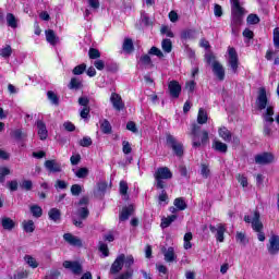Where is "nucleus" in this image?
Segmentation results:
<instances>
[{
	"mask_svg": "<svg viewBox=\"0 0 279 279\" xmlns=\"http://www.w3.org/2000/svg\"><path fill=\"white\" fill-rule=\"evenodd\" d=\"M162 50L166 53H171V49H173V46L171 44V39H163L161 43Z\"/></svg>",
	"mask_w": 279,
	"mask_h": 279,
	"instance_id": "58836bf2",
	"label": "nucleus"
},
{
	"mask_svg": "<svg viewBox=\"0 0 279 279\" xmlns=\"http://www.w3.org/2000/svg\"><path fill=\"white\" fill-rule=\"evenodd\" d=\"M24 260L28 264V267H32V269H36L38 267V262L32 255L24 256Z\"/></svg>",
	"mask_w": 279,
	"mask_h": 279,
	"instance_id": "c9c22d12",
	"label": "nucleus"
},
{
	"mask_svg": "<svg viewBox=\"0 0 279 279\" xmlns=\"http://www.w3.org/2000/svg\"><path fill=\"white\" fill-rule=\"evenodd\" d=\"M63 239L69 245L73 247H82V240L71 233H64Z\"/></svg>",
	"mask_w": 279,
	"mask_h": 279,
	"instance_id": "a211bd4d",
	"label": "nucleus"
},
{
	"mask_svg": "<svg viewBox=\"0 0 279 279\" xmlns=\"http://www.w3.org/2000/svg\"><path fill=\"white\" fill-rule=\"evenodd\" d=\"M228 66H230L233 73L239 71V53H236L234 47L228 48Z\"/></svg>",
	"mask_w": 279,
	"mask_h": 279,
	"instance_id": "0eeeda50",
	"label": "nucleus"
},
{
	"mask_svg": "<svg viewBox=\"0 0 279 279\" xmlns=\"http://www.w3.org/2000/svg\"><path fill=\"white\" fill-rule=\"evenodd\" d=\"M125 263V254L119 255L110 268V274H119L121 269H123V265Z\"/></svg>",
	"mask_w": 279,
	"mask_h": 279,
	"instance_id": "ddd939ff",
	"label": "nucleus"
},
{
	"mask_svg": "<svg viewBox=\"0 0 279 279\" xmlns=\"http://www.w3.org/2000/svg\"><path fill=\"white\" fill-rule=\"evenodd\" d=\"M235 241L238 243H241V245H247V238L245 236V233H243V232L236 233Z\"/></svg>",
	"mask_w": 279,
	"mask_h": 279,
	"instance_id": "c03bdc74",
	"label": "nucleus"
},
{
	"mask_svg": "<svg viewBox=\"0 0 279 279\" xmlns=\"http://www.w3.org/2000/svg\"><path fill=\"white\" fill-rule=\"evenodd\" d=\"M63 267L64 269H70L74 276H80L83 271L82 264L80 262H71V260H65L63 262Z\"/></svg>",
	"mask_w": 279,
	"mask_h": 279,
	"instance_id": "1a4fd4ad",
	"label": "nucleus"
},
{
	"mask_svg": "<svg viewBox=\"0 0 279 279\" xmlns=\"http://www.w3.org/2000/svg\"><path fill=\"white\" fill-rule=\"evenodd\" d=\"M168 90L170 93V97H173V99H178V97H180V94L182 93V86L178 81H170L168 84Z\"/></svg>",
	"mask_w": 279,
	"mask_h": 279,
	"instance_id": "9b49d317",
	"label": "nucleus"
},
{
	"mask_svg": "<svg viewBox=\"0 0 279 279\" xmlns=\"http://www.w3.org/2000/svg\"><path fill=\"white\" fill-rule=\"evenodd\" d=\"M154 178L156 189H167V180L173 178V172L168 167H160L155 171Z\"/></svg>",
	"mask_w": 279,
	"mask_h": 279,
	"instance_id": "20e7f679",
	"label": "nucleus"
},
{
	"mask_svg": "<svg viewBox=\"0 0 279 279\" xmlns=\"http://www.w3.org/2000/svg\"><path fill=\"white\" fill-rule=\"evenodd\" d=\"M246 22L248 25H258V23H260V17H258L256 14H250Z\"/></svg>",
	"mask_w": 279,
	"mask_h": 279,
	"instance_id": "79ce46f5",
	"label": "nucleus"
},
{
	"mask_svg": "<svg viewBox=\"0 0 279 279\" xmlns=\"http://www.w3.org/2000/svg\"><path fill=\"white\" fill-rule=\"evenodd\" d=\"M84 71H86V63L76 65L73 69L72 73H73V75H82L84 73Z\"/></svg>",
	"mask_w": 279,
	"mask_h": 279,
	"instance_id": "a18cd8bd",
	"label": "nucleus"
},
{
	"mask_svg": "<svg viewBox=\"0 0 279 279\" xmlns=\"http://www.w3.org/2000/svg\"><path fill=\"white\" fill-rule=\"evenodd\" d=\"M218 134H219L220 138H222V141H225V143H232V132L230 130H228V128H226V126L219 128Z\"/></svg>",
	"mask_w": 279,
	"mask_h": 279,
	"instance_id": "412c9836",
	"label": "nucleus"
},
{
	"mask_svg": "<svg viewBox=\"0 0 279 279\" xmlns=\"http://www.w3.org/2000/svg\"><path fill=\"white\" fill-rule=\"evenodd\" d=\"M78 104L83 106V108H88V104H90V100L88 99V97L83 96L78 98Z\"/></svg>",
	"mask_w": 279,
	"mask_h": 279,
	"instance_id": "338daca9",
	"label": "nucleus"
},
{
	"mask_svg": "<svg viewBox=\"0 0 279 279\" xmlns=\"http://www.w3.org/2000/svg\"><path fill=\"white\" fill-rule=\"evenodd\" d=\"M99 251L101 252V254H104V256H109V250H108V244L104 243V242H99Z\"/></svg>",
	"mask_w": 279,
	"mask_h": 279,
	"instance_id": "864d4df0",
	"label": "nucleus"
},
{
	"mask_svg": "<svg viewBox=\"0 0 279 279\" xmlns=\"http://www.w3.org/2000/svg\"><path fill=\"white\" fill-rule=\"evenodd\" d=\"M47 96L51 104H53V106H58V104H60V98L58 97V95H56V93L50 90L47 93Z\"/></svg>",
	"mask_w": 279,
	"mask_h": 279,
	"instance_id": "a19ab883",
	"label": "nucleus"
},
{
	"mask_svg": "<svg viewBox=\"0 0 279 279\" xmlns=\"http://www.w3.org/2000/svg\"><path fill=\"white\" fill-rule=\"evenodd\" d=\"M178 219V216L175 215H171L168 216L167 218L161 219V228H169L171 226V223H173V221H175Z\"/></svg>",
	"mask_w": 279,
	"mask_h": 279,
	"instance_id": "2f4dec72",
	"label": "nucleus"
},
{
	"mask_svg": "<svg viewBox=\"0 0 279 279\" xmlns=\"http://www.w3.org/2000/svg\"><path fill=\"white\" fill-rule=\"evenodd\" d=\"M202 130L201 125L196 123L192 124L191 132L189 133L192 138V147H204L208 145L210 138L208 137V131H202L199 137V131Z\"/></svg>",
	"mask_w": 279,
	"mask_h": 279,
	"instance_id": "f03ea898",
	"label": "nucleus"
},
{
	"mask_svg": "<svg viewBox=\"0 0 279 279\" xmlns=\"http://www.w3.org/2000/svg\"><path fill=\"white\" fill-rule=\"evenodd\" d=\"M76 215L78 219L86 220L88 219V215H90V211L88 210V207H80L76 211Z\"/></svg>",
	"mask_w": 279,
	"mask_h": 279,
	"instance_id": "7c9ffc66",
	"label": "nucleus"
},
{
	"mask_svg": "<svg viewBox=\"0 0 279 279\" xmlns=\"http://www.w3.org/2000/svg\"><path fill=\"white\" fill-rule=\"evenodd\" d=\"M132 213H134V207L132 205L123 207L122 211L120 213V221H128Z\"/></svg>",
	"mask_w": 279,
	"mask_h": 279,
	"instance_id": "b1692460",
	"label": "nucleus"
},
{
	"mask_svg": "<svg viewBox=\"0 0 279 279\" xmlns=\"http://www.w3.org/2000/svg\"><path fill=\"white\" fill-rule=\"evenodd\" d=\"M33 186H34V183H32L31 180H24L22 182V189H24L25 191H32Z\"/></svg>",
	"mask_w": 279,
	"mask_h": 279,
	"instance_id": "680f3d73",
	"label": "nucleus"
},
{
	"mask_svg": "<svg viewBox=\"0 0 279 279\" xmlns=\"http://www.w3.org/2000/svg\"><path fill=\"white\" fill-rule=\"evenodd\" d=\"M149 53L151 56H157V58H162L165 54L162 53V51L160 49H158L157 47H151L149 50Z\"/></svg>",
	"mask_w": 279,
	"mask_h": 279,
	"instance_id": "4d7b16f0",
	"label": "nucleus"
},
{
	"mask_svg": "<svg viewBox=\"0 0 279 279\" xmlns=\"http://www.w3.org/2000/svg\"><path fill=\"white\" fill-rule=\"evenodd\" d=\"M11 136H13V138H16V141H21V138H23V131H21V129H16L12 131Z\"/></svg>",
	"mask_w": 279,
	"mask_h": 279,
	"instance_id": "0e129e2a",
	"label": "nucleus"
},
{
	"mask_svg": "<svg viewBox=\"0 0 279 279\" xmlns=\"http://www.w3.org/2000/svg\"><path fill=\"white\" fill-rule=\"evenodd\" d=\"M214 14L217 17L223 16V9L221 8V5L215 4V7H214Z\"/></svg>",
	"mask_w": 279,
	"mask_h": 279,
	"instance_id": "bf43d9fd",
	"label": "nucleus"
},
{
	"mask_svg": "<svg viewBox=\"0 0 279 279\" xmlns=\"http://www.w3.org/2000/svg\"><path fill=\"white\" fill-rule=\"evenodd\" d=\"M97 187H98V192L104 195V193L108 191V183L106 181H101L97 184Z\"/></svg>",
	"mask_w": 279,
	"mask_h": 279,
	"instance_id": "3c124183",
	"label": "nucleus"
},
{
	"mask_svg": "<svg viewBox=\"0 0 279 279\" xmlns=\"http://www.w3.org/2000/svg\"><path fill=\"white\" fill-rule=\"evenodd\" d=\"M166 143L168 147L172 148V151L175 156H178L179 158H182V156H184V146L182 145V143L178 142V140L173 135L168 134L166 136Z\"/></svg>",
	"mask_w": 279,
	"mask_h": 279,
	"instance_id": "39448f33",
	"label": "nucleus"
},
{
	"mask_svg": "<svg viewBox=\"0 0 279 279\" xmlns=\"http://www.w3.org/2000/svg\"><path fill=\"white\" fill-rule=\"evenodd\" d=\"M201 175H203V178H208L210 175V169L205 163L201 166Z\"/></svg>",
	"mask_w": 279,
	"mask_h": 279,
	"instance_id": "8fccbe9b",
	"label": "nucleus"
},
{
	"mask_svg": "<svg viewBox=\"0 0 279 279\" xmlns=\"http://www.w3.org/2000/svg\"><path fill=\"white\" fill-rule=\"evenodd\" d=\"M244 221L245 223H251L252 229L257 233L258 241H265V232H263L265 227L260 221V213L258 210H255L251 216H244Z\"/></svg>",
	"mask_w": 279,
	"mask_h": 279,
	"instance_id": "7ed1b4c3",
	"label": "nucleus"
},
{
	"mask_svg": "<svg viewBox=\"0 0 279 279\" xmlns=\"http://www.w3.org/2000/svg\"><path fill=\"white\" fill-rule=\"evenodd\" d=\"M161 252L163 254V258L166 260V263H175V260L178 259V255H175V250L173 248V246L170 247H162Z\"/></svg>",
	"mask_w": 279,
	"mask_h": 279,
	"instance_id": "4468645a",
	"label": "nucleus"
},
{
	"mask_svg": "<svg viewBox=\"0 0 279 279\" xmlns=\"http://www.w3.org/2000/svg\"><path fill=\"white\" fill-rule=\"evenodd\" d=\"M128 182H125V181H121L120 182V194L121 195H128Z\"/></svg>",
	"mask_w": 279,
	"mask_h": 279,
	"instance_id": "052dcab7",
	"label": "nucleus"
},
{
	"mask_svg": "<svg viewBox=\"0 0 279 279\" xmlns=\"http://www.w3.org/2000/svg\"><path fill=\"white\" fill-rule=\"evenodd\" d=\"M181 37H182L184 40H189V39L195 38V31H193V29L184 31V32L181 34Z\"/></svg>",
	"mask_w": 279,
	"mask_h": 279,
	"instance_id": "49530a36",
	"label": "nucleus"
},
{
	"mask_svg": "<svg viewBox=\"0 0 279 279\" xmlns=\"http://www.w3.org/2000/svg\"><path fill=\"white\" fill-rule=\"evenodd\" d=\"M37 134L40 141H47V136H49V131H47V125L41 120L37 121Z\"/></svg>",
	"mask_w": 279,
	"mask_h": 279,
	"instance_id": "6ab92c4d",
	"label": "nucleus"
},
{
	"mask_svg": "<svg viewBox=\"0 0 279 279\" xmlns=\"http://www.w3.org/2000/svg\"><path fill=\"white\" fill-rule=\"evenodd\" d=\"M22 228L24 232L32 233L36 230V226L34 225V220H24L22 222Z\"/></svg>",
	"mask_w": 279,
	"mask_h": 279,
	"instance_id": "cd10ccee",
	"label": "nucleus"
},
{
	"mask_svg": "<svg viewBox=\"0 0 279 279\" xmlns=\"http://www.w3.org/2000/svg\"><path fill=\"white\" fill-rule=\"evenodd\" d=\"M191 241H193V233L187 232L184 235V250H191L193 247V244H191Z\"/></svg>",
	"mask_w": 279,
	"mask_h": 279,
	"instance_id": "e433bc0d",
	"label": "nucleus"
},
{
	"mask_svg": "<svg viewBox=\"0 0 279 279\" xmlns=\"http://www.w3.org/2000/svg\"><path fill=\"white\" fill-rule=\"evenodd\" d=\"M274 45L277 49H279V28L274 29Z\"/></svg>",
	"mask_w": 279,
	"mask_h": 279,
	"instance_id": "69168bd1",
	"label": "nucleus"
},
{
	"mask_svg": "<svg viewBox=\"0 0 279 279\" xmlns=\"http://www.w3.org/2000/svg\"><path fill=\"white\" fill-rule=\"evenodd\" d=\"M7 25L9 27H12V29H16L19 27V20L16 19V16H14V14H7Z\"/></svg>",
	"mask_w": 279,
	"mask_h": 279,
	"instance_id": "bb28decb",
	"label": "nucleus"
},
{
	"mask_svg": "<svg viewBox=\"0 0 279 279\" xmlns=\"http://www.w3.org/2000/svg\"><path fill=\"white\" fill-rule=\"evenodd\" d=\"M68 88H70V90H80V88H82V81L77 77H72Z\"/></svg>",
	"mask_w": 279,
	"mask_h": 279,
	"instance_id": "c85d7f7f",
	"label": "nucleus"
},
{
	"mask_svg": "<svg viewBox=\"0 0 279 279\" xmlns=\"http://www.w3.org/2000/svg\"><path fill=\"white\" fill-rule=\"evenodd\" d=\"M213 72L214 75H216V77L220 80V82H223V80L226 78V70L223 69V65H221V63L215 61L213 63Z\"/></svg>",
	"mask_w": 279,
	"mask_h": 279,
	"instance_id": "f3484780",
	"label": "nucleus"
},
{
	"mask_svg": "<svg viewBox=\"0 0 279 279\" xmlns=\"http://www.w3.org/2000/svg\"><path fill=\"white\" fill-rule=\"evenodd\" d=\"M124 265L128 269H130V266L134 265V256L129 255L125 257V255H124Z\"/></svg>",
	"mask_w": 279,
	"mask_h": 279,
	"instance_id": "e2e57ef3",
	"label": "nucleus"
},
{
	"mask_svg": "<svg viewBox=\"0 0 279 279\" xmlns=\"http://www.w3.org/2000/svg\"><path fill=\"white\" fill-rule=\"evenodd\" d=\"M256 165H269L274 162V155L271 153H264L255 156Z\"/></svg>",
	"mask_w": 279,
	"mask_h": 279,
	"instance_id": "2eb2a0df",
	"label": "nucleus"
},
{
	"mask_svg": "<svg viewBox=\"0 0 279 279\" xmlns=\"http://www.w3.org/2000/svg\"><path fill=\"white\" fill-rule=\"evenodd\" d=\"M173 205L179 210H186V202L182 197L175 198Z\"/></svg>",
	"mask_w": 279,
	"mask_h": 279,
	"instance_id": "4c0bfd02",
	"label": "nucleus"
},
{
	"mask_svg": "<svg viewBox=\"0 0 279 279\" xmlns=\"http://www.w3.org/2000/svg\"><path fill=\"white\" fill-rule=\"evenodd\" d=\"M87 3L92 10H99L100 3L99 0H87Z\"/></svg>",
	"mask_w": 279,
	"mask_h": 279,
	"instance_id": "774afa93",
	"label": "nucleus"
},
{
	"mask_svg": "<svg viewBox=\"0 0 279 279\" xmlns=\"http://www.w3.org/2000/svg\"><path fill=\"white\" fill-rule=\"evenodd\" d=\"M110 101L114 108V110H123L125 108V104H123V99L121 98V95L117 93H112L110 97Z\"/></svg>",
	"mask_w": 279,
	"mask_h": 279,
	"instance_id": "dca6fc26",
	"label": "nucleus"
},
{
	"mask_svg": "<svg viewBox=\"0 0 279 279\" xmlns=\"http://www.w3.org/2000/svg\"><path fill=\"white\" fill-rule=\"evenodd\" d=\"M100 130H101L102 134H111L112 125L110 124V122L108 120H104L100 123Z\"/></svg>",
	"mask_w": 279,
	"mask_h": 279,
	"instance_id": "473e14b6",
	"label": "nucleus"
},
{
	"mask_svg": "<svg viewBox=\"0 0 279 279\" xmlns=\"http://www.w3.org/2000/svg\"><path fill=\"white\" fill-rule=\"evenodd\" d=\"M256 106L258 110H265L263 118L265 121L264 124V134L265 136H271V123H274V106L269 104L267 99V89L260 87L257 95Z\"/></svg>",
	"mask_w": 279,
	"mask_h": 279,
	"instance_id": "f257e3e1",
	"label": "nucleus"
},
{
	"mask_svg": "<svg viewBox=\"0 0 279 279\" xmlns=\"http://www.w3.org/2000/svg\"><path fill=\"white\" fill-rule=\"evenodd\" d=\"M123 51H125L126 53H132L134 51V43L132 41V39H124Z\"/></svg>",
	"mask_w": 279,
	"mask_h": 279,
	"instance_id": "72a5a7b5",
	"label": "nucleus"
},
{
	"mask_svg": "<svg viewBox=\"0 0 279 279\" xmlns=\"http://www.w3.org/2000/svg\"><path fill=\"white\" fill-rule=\"evenodd\" d=\"M209 230L213 234H216V239L217 241H219V243H223V234H226V226L222 223H218L216 227L210 225L209 226Z\"/></svg>",
	"mask_w": 279,
	"mask_h": 279,
	"instance_id": "6e6552de",
	"label": "nucleus"
},
{
	"mask_svg": "<svg viewBox=\"0 0 279 279\" xmlns=\"http://www.w3.org/2000/svg\"><path fill=\"white\" fill-rule=\"evenodd\" d=\"M71 193H72V195H74V196L80 195V193H82V185H80V184H74V185H72V186H71Z\"/></svg>",
	"mask_w": 279,
	"mask_h": 279,
	"instance_id": "6e6d98bb",
	"label": "nucleus"
},
{
	"mask_svg": "<svg viewBox=\"0 0 279 279\" xmlns=\"http://www.w3.org/2000/svg\"><path fill=\"white\" fill-rule=\"evenodd\" d=\"M1 226L3 230H7L8 232H12V230H14V228L16 227V222H14V220H12V218L10 217H2Z\"/></svg>",
	"mask_w": 279,
	"mask_h": 279,
	"instance_id": "4be33fe9",
	"label": "nucleus"
},
{
	"mask_svg": "<svg viewBox=\"0 0 279 279\" xmlns=\"http://www.w3.org/2000/svg\"><path fill=\"white\" fill-rule=\"evenodd\" d=\"M88 56L90 60H97V58H101V52L95 48H90L88 51Z\"/></svg>",
	"mask_w": 279,
	"mask_h": 279,
	"instance_id": "de8ad7c7",
	"label": "nucleus"
},
{
	"mask_svg": "<svg viewBox=\"0 0 279 279\" xmlns=\"http://www.w3.org/2000/svg\"><path fill=\"white\" fill-rule=\"evenodd\" d=\"M213 147L216 151H219L220 154L228 153V144H226L221 141H214Z\"/></svg>",
	"mask_w": 279,
	"mask_h": 279,
	"instance_id": "393cba45",
	"label": "nucleus"
},
{
	"mask_svg": "<svg viewBox=\"0 0 279 279\" xmlns=\"http://www.w3.org/2000/svg\"><path fill=\"white\" fill-rule=\"evenodd\" d=\"M122 151L125 155L132 154V144H130V142H128V141H123L122 142Z\"/></svg>",
	"mask_w": 279,
	"mask_h": 279,
	"instance_id": "09e8293b",
	"label": "nucleus"
},
{
	"mask_svg": "<svg viewBox=\"0 0 279 279\" xmlns=\"http://www.w3.org/2000/svg\"><path fill=\"white\" fill-rule=\"evenodd\" d=\"M78 145L81 147H90V145H93V138L89 136H84L82 140H80Z\"/></svg>",
	"mask_w": 279,
	"mask_h": 279,
	"instance_id": "37998d69",
	"label": "nucleus"
},
{
	"mask_svg": "<svg viewBox=\"0 0 279 279\" xmlns=\"http://www.w3.org/2000/svg\"><path fill=\"white\" fill-rule=\"evenodd\" d=\"M48 217L51 221H54V223H58L60 221V219H62V214L60 213V209L51 208L48 211Z\"/></svg>",
	"mask_w": 279,
	"mask_h": 279,
	"instance_id": "5701e85b",
	"label": "nucleus"
},
{
	"mask_svg": "<svg viewBox=\"0 0 279 279\" xmlns=\"http://www.w3.org/2000/svg\"><path fill=\"white\" fill-rule=\"evenodd\" d=\"M44 166L46 167L47 171H49L50 173L62 172V163L58 162L56 159L46 160Z\"/></svg>",
	"mask_w": 279,
	"mask_h": 279,
	"instance_id": "9d476101",
	"label": "nucleus"
},
{
	"mask_svg": "<svg viewBox=\"0 0 279 279\" xmlns=\"http://www.w3.org/2000/svg\"><path fill=\"white\" fill-rule=\"evenodd\" d=\"M1 58H10L12 56V46L7 45L4 48L0 49Z\"/></svg>",
	"mask_w": 279,
	"mask_h": 279,
	"instance_id": "ea45409f",
	"label": "nucleus"
},
{
	"mask_svg": "<svg viewBox=\"0 0 279 279\" xmlns=\"http://www.w3.org/2000/svg\"><path fill=\"white\" fill-rule=\"evenodd\" d=\"M243 24V8L239 3V0H232V21L231 25Z\"/></svg>",
	"mask_w": 279,
	"mask_h": 279,
	"instance_id": "423d86ee",
	"label": "nucleus"
},
{
	"mask_svg": "<svg viewBox=\"0 0 279 279\" xmlns=\"http://www.w3.org/2000/svg\"><path fill=\"white\" fill-rule=\"evenodd\" d=\"M141 19L142 23L146 26L153 25L151 19H149V15H147V13H142Z\"/></svg>",
	"mask_w": 279,
	"mask_h": 279,
	"instance_id": "13d9d810",
	"label": "nucleus"
},
{
	"mask_svg": "<svg viewBox=\"0 0 279 279\" xmlns=\"http://www.w3.org/2000/svg\"><path fill=\"white\" fill-rule=\"evenodd\" d=\"M267 250L271 255L279 254V235L274 234L270 236Z\"/></svg>",
	"mask_w": 279,
	"mask_h": 279,
	"instance_id": "f8f14e48",
	"label": "nucleus"
},
{
	"mask_svg": "<svg viewBox=\"0 0 279 279\" xmlns=\"http://www.w3.org/2000/svg\"><path fill=\"white\" fill-rule=\"evenodd\" d=\"M45 34L47 43H49V45H52V47H56V45L60 43V37H58L53 29H47L45 31Z\"/></svg>",
	"mask_w": 279,
	"mask_h": 279,
	"instance_id": "aec40b11",
	"label": "nucleus"
},
{
	"mask_svg": "<svg viewBox=\"0 0 279 279\" xmlns=\"http://www.w3.org/2000/svg\"><path fill=\"white\" fill-rule=\"evenodd\" d=\"M89 114H90V107H83L80 112L81 119H88Z\"/></svg>",
	"mask_w": 279,
	"mask_h": 279,
	"instance_id": "5fc2aeb1",
	"label": "nucleus"
},
{
	"mask_svg": "<svg viewBox=\"0 0 279 279\" xmlns=\"http://www.w3.org/2000/svg\"><path fill=\"white\" fill-rule=\"evenodd\" d=\"M140 64L145 69H154V62H151V57L149 54H144L140 58Z\"/></svg>",
	"mask_w": 279,
	"mask_h": 279,
	"instance_id": "a878e982",
	"label": "nucleus"
},
{
	"mask_svg": "<svg viewBox=\"0 0 279 279\" xmlns=\"http://www.w3.org/2000/svg\"><path fill=\"white\" fill-rule=\"evenodd\" d=\"M76 178H86L88 175V169L87 168H80L75 172Z\"/></svg>",
	"mask_w": 279,
	"mask_h": 279,
	"instance_id": "603ef678",
	"label": "nucleus"
},
{
	"mask_svg": "<svg viewBox=\"0 0 279 279\" xmlns=\"http://www.w3.org/2000/svg\"><path fill=\"white\" fill-rule=\"evenodd\" d=\"M31 213L33 217H36V219H40V217H43V208L38 205L31 206Z\"/></svg>",
	"mask_w": 279,
	"mask_h": 279,
	"instance_id": "f704fd0d",
	"label": "nucleus"
},
{
	"mask_svg": "<svg viewBox=\"0 0 279 279\" xmlns=\"http://www.w3.org/2000/svg\"><path fill=\"white\" fill-rule=\"evenodd\" d=\"M208 121V113H206V110L199 109L197 114V123L199 125H204Z\"/></svg>",
	"mask_w": 279,
	"mask_h": 279,
	"instance_id": "c756f323",
	"label": "nucleus"
}]
</instances>
